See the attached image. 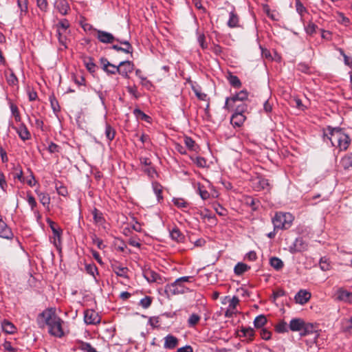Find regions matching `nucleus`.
Here are the masks:
<instances>
[{"instance_id": "obj_1", "label": "nucleus", "mask_w": 352, "mask_h": 352, "mask_svg": "<svg viewBox=\"0 0 352 352\" xmlns=\"http://www.w3.org/2000/svg\"><path fill=\"white\" fill-rule=\"evenodd\" d=\"M38 323L41 327L47 326L49 333L54 337L61 338L64 336L63 320L52 308L47 309L38 315Z\"/></svg>"}, {"instance_id": "obj_2", "label": "nucleus", "mask_w": 352, "mask_h": 352, "mask_svg": "<svg viewBox=\"0 0 352 352\" xmlns=\"http://www.w3.org/2000/svg\"><path fill=\"white\" fill-rule=\"evenodd\" d=\"M100 63L106 72L112 74L118 72L125 78H127L128 74L133 70V64L129 60L121 62L118 66H115L104 58L100 59Z\"/></svg>"}, {"instance_id": "obj_3", "label": "nucleus", "mask_w": 352, "mask_h": 352, "mask_svg": "<svg viewBox=\"0 0 352 352\" xmlns=\"http://www.w3.org/2000/svg\"><path fill=\"white\" fill-rule=\"evenodd\" d=\"M294 221V217L289 212H278L272 218V223L274 230L276 229H287L290 228Z\"/></svg>"}, {"instance_id": "obj_4", "label": "nucleus", "mask_w": 352, "mask_h": 352, "mask_svg": "<svg viewBox=\"0 0 352 352\" xmlns=\"http://www.w3.org/2000/svg\"><path fill=\"white\" fill-rule=\"evenodd\" d=\"M235 113L232 115L230 122L234 127H240L243 125L246 118L243 113L247 110V105L244 103L240 104L236 106Z\"/></svg>"}, {"instance_id": "obj_5", "label": "nucleus", "mask_w": 352, "mask_h": 352, "mask_svg": "<svg viewBox=\"0 0 352 352\" xmlns=\"http://www.w3.org/2000/svg\"><path fill=\"white\" fill-rule=\"evenodd\" d=\"M248 98V92L246 90H242L236 95L227 98L224 108L228 110H234L238 105V102L246 100Z\"/></svg>"}, {"instance_id": "obj_6", "label": "nucleus", "mask_w": 352, "mask_h": 352, "mask_svg": "<svg viewBox=\"0 0 352 352\" xmlns=\"http://www.w3.org/2000/svg\"><path fill=\"white\" fill-rule=\"evenodd\" d=\"M289 329L292 331H304L303 334L311 331L313 326L310 324H305L304 320L300 318L292 319L289 322Z\"/></svg>"}, {"instance_id": "obj_7", "label": "nucleus", "mask_w": 352, "mask_h": 352, "mask_svg": "<svg viewBox=\"0 0 352 352\" xmlns=\"http://www.w3.org/2000/svg\"><path fill=\"white\" fill-rule=\"evenodd\" d=\"M324 135L331 141L333 146L336 145V142L340 138H345V133L340 128H327V132L324 133Z\"/></svg>"}, {"instance_id": "obj_8", "label": "nucleus", "mask_w": 352, "mask_h": 352, "mask_svg": "<svg viewBox=\"0 0 352 352\" xmlns=\"http://www.w3.org/2000/svg\"><path fill=\"white\" fill-rule=\"evenodd\" d=\"M53 232V243L57 249H59L61 245V232L62 230L58 228L54 222L51 220L47 221Z\"/></svg>"}, {"instance_id": "obj_9", "label": "nucleus", "mask_w": 352, "mask_h": 352, "mask_svg": "<svg viewBox=\"0 0 352 352\" xmlns=\"http://www.w3.org/2000/svg\"><path fill=\"white\" fill-rule=\"evenodd\" d=\"M85 322L87 324H96L100 322L98 314L93 309H87L85 311Z\"/></svg>"}, {"instance_id": "obj_10", "label": "nucleus", "mask_w": 352, "mask_h": 352, "mask_svg": "<svg viewBox=\"0 0 352 352\" xmlns=\"http://www.w3.org/2000/svg\"><path fill=\"white\" fill-rule=\"evenodd\" d=\"M186 288L180 284L179 283H177L175 280L174 283L166 285L165 292L168 294H170L172 295L183 294L185 292Z\"/></svg>"}, {"instance_id": "obj_11", "label": "nucleus", "mask_w": 352, "mask_h": 352, "mask_svg": "<svg viewBox=\"0 0 352 352\" xmlns=\"http://www.w3.org/2000/svg\"><path fill=\"white\" fill-rule=\"evenodd\" d=\"M144 277L150 283H162V278L155 271L148 268L143 270Z\"/></svg>"}, {"instance_id": "obj_12", "label": "nucleus", "mask_w": 352, "mask_h": 352, "mask_svg": "<svg viewBox=\"0 0 352 352\" xmlns=\"http://www.w3.org/2000/svg\"><path fill=\"white\" fill-rule=\"evenodd\" d=\"M311 294L305 289H300L295 296L296 303L300 305L306 304L311 298Z\"/></svg>"}, {"instance_id": "obj_13", "label": "nucleus", "mask_w": 352, "mask_h": 352, "mask_svg": "<svg viewBox=\"0 0 352 352\" xmlns=\"http://www.w3.org/2000/svg\"><path fill=\"white\" fill-rule=\"evenodd\" d=\"M0 236L4 239H12L13 233L7 224L0 219Z\"/></svg>"}, {"instance_id": "obj_14", "label": "nucleus", "mask_w": 352, "mask_h": 352, "mask_svg": "<svg viewBox=\"0 0 352 352\" xmlns=\"http://www.w3.org/2000/svg\"><path fill=\"white\" fill-rule=\"evenodd\" d=\"M97 38L104 43H111L115 39L111 34L102 30H97Z\"/></svg>"}, {"instance_id": "obj_15", "label": "nucleus", "mask_w": 352, "mask_h": 352, "mask_svg": "<svg viewBox=\"0 0 352 352\" xmlns=\"http://www.w3.org/2000/svg\"><path fill=\"white\" fill-rule=\"evenodd\" d=\"M55 8L63 15H66L69 10V4L66 0H56Z\"/></svg>"}, {"instance_id": "obj_16", "label": "nucleus", "mask_w": 352, "mask_h": 352, "mask_svg": "<svg viewBox=\"0 0 352 352\" xmlns=\"http://www.w3.org/2000/svg\"><path fill=\"white\" fill-rule=\"evenodd\" d=\"M178 344V339L172 336L168 335L164 338V347L167 349H173Z\"/></svg>"}, {"instance_id": "obj_17", "label": "nucleus", "mask_w": 352, "mask_h": 352, "mask_svg": "<svg viewBox=\"0 0 352 352\" xmlns=\"http://www.w3.org/2000/svg\"><path fill=\"white\" fill-rule=\"evenodd\" d=\"M20 138L25 141L30 138V133L24 124H21L19 127H14Z\"/></svg>"}, {"instance_id": "obj_18", "label": "nucleus", "mask_w": 352, "mask_h": 352, "mask_svg": "<svg viewBox=\"0 0 352 352\" xmlns=\"http://www.w3.org/2000/svg\"><path fill=\"white\" fill-rule=\"evenodd\" d=\"M254 185L257 190L268 189L270 186L268 180L261 177H257L254 179Z\"/></svg>"}, {"instance_id": "obj_19", "label": "nucleus", "mask_w": 352, "mask_h": 352, "mask_svg": "<svg viewBox=\"0 0 352 352\" xmlns=\"http://www.w3.org/2000/svg\"><path fill=\"white\" fill-rule=\"evenodd\" d=\"M350 142L351 140L349 137L345 133V138H339L338 142H336V145L335 146L339 148L340 151H344L349 147Z\"/></svg>"}, {"instance_id": "obj_20", "label": "nucleus", "mask_w": 352, "mask_h": 352, "mask_svg": "<svg viewBox=\"0 0 352 352\" xmlns=\"http://www.w3.org/2000/svg\"><path fill=\"white\" fill-rule=\"evenodd\" d=\"M338 298L352 303V293L343 289H339L338 291Z\"/></svg>"}, {"instance_id": "obj_21", "label": "nucleus", "mask_w": 352, "mask_h": 352, "mask_svg": "<svg viewBox=\"0 0 352 352\" xmlns=\"http://www.w3.org/2000/svg\"><path fill=\"white\" fill-rule=\"evenodd\" d=\"M92 214L94 217V223L96 225L104 226V224L105 223V219H104L102 212H100L98 210L95 208L92 211Z\"/></svg>"}, {"instance_id": "obj_22", "label": "nucleus", "mask_w": 352, "mask_h": 352, "mask_svg": "<svg viewBox=\"0 0 352 352\" xmlns=\"http://www.w3.org/2000/svg\"><path fill=\"white\" fill-rule=\"evenodd\" d=\"M1 327L4 332L9 334H12L16 331V327H14V325L12 322L6 320L2 322Z\"/></svg>"}, {"instance_id": "obj_23", "label": "nucleus", "mask_w": 352, "mask_h": 352, "mask_svg": "<svg viewBox=\"0 0 352 352\" xmlns=\"http://www.w3.org/2000/svg\"><path fill=\"white\" fill-rule=\"evenodd\" d=\"M340 164L345 170L352 168V153H349L342 157Z\"/></svg>"}, {"instance_id": "obj_24", "label": "nucleus", "mask_w": 352, "mask_h": 352, "mask_svg": "<svg viewBox=\"0 0 352 352\" xmlns=\"http://www.w3.org/2000/svg\"><path fill=\"white\" fill-rule=\"evenodd\" d=\"M121 44H123L126 47H121L118 45H113V49L117 50V51H122V52H126V53H131L132 52V47L131 45V44L126 41H119L118 40Z\"/></svg>"}, {"instance_id": "obj_25", "label": "nucleus", "mask_w": 352, "mask_h": 352, "mask_svg": "<svg viewBox=\"0 0 352 352\" xmlns=\"http://www.w3.org/2000/svg\"><path fill=\"white\" fill-rule=\"evenodd\" d=\"M5 74L7 82L9 85H15L18 83V79L12 69H9Z\"/></svg>"}, {"instance_id": "obj_26", "label": "nucleus", "mask_w": 352, "mask_h": 352, "mask_svg": "<svg viewBox=\"0 0 352 352\" xmlns=\"http://www.w3.org/2000/svg\"><path fill=\"white\" fill-rule=\"evenodd\" d=\"M228 25L230 28H236L239 25V17L234 12L230 13V19L228 21Z\"/></svg>"}, {"instance_id": "obj_27", "label": "nucleus", "mask_w": 352, "mask_h": 352, "mask_svg": "<svg viewBox=\"0 0 352 352\" xmlns=\"http://www.w3.org/2000/svg\"><path fill=\"white\" fill-rule=\"evenodd\" d=\"M152 186L153 191L157 196L158 201H160L163 199L162 195L163 187L157 182H153L152 184Z\"/></svg>"}, {"instance_id": "obj_28", "label": "nucleus", "mask_w": 352, "mask_h": 352, "mask_svg": "<svg viewBox=\"0 0 352 352\" xmlns=\"http://www.w3.org/2000/svg\"><path fill=\"white\" fill-rule=\"evenodd\" d=\"M227 78H228L230 84L232 87H236V88H239L241 87V82L236 76H234L230 73Z\"/></svg>"}, {"instance_id": "obj_29", "label": "nucleus", "mask_w": 352, "mask_h": 352, "mask_svg": "<svg viewBox=\"0 0 352 352\" xmlns=\"http://www.w3.org/2000/svg\"><path fill=\"white\" fill-rule=\"evenodd\" d=\"M250 269V267H248L246 264L243 263H239L236 264V265L234 267V273L236 275H241L248 270Z\"/></svg>"}, {"instance_id": "obj_30", "label": "nucleus", "mask_w": 352, "mask_h": 352, "mask_svg": "<svg viewBox=\"0 0 352 352\" xmlns=\"http://www.w3.org/2000/svg\"><path fill=\"white\" fill-rule=\"evenodd\" d=\"M170 236L173 239L175 240L177 242H181L183 241L184 236L179 231L178 228H173L170 232Z\"/></svg>"}, {"instance_id": "obj_31", "label": "nucleus", "mask_w": 352, "mask_h": 352, "mask_svg": "<svg viewBox=\"0 0 352 352\" xmlns=\"http://www.w3.org/2000/svg\"><path fill=\"white\" fill-rule=\"evenodd\" d=\"M270 263L271 266L273 267L276 270H278L283 267V261L277 257L271 258Z\"/></svg>"}, {"instance_id": "obj_32", "label": "nucleus", "mask_w": 352, "mask_h": 352, "mask_svg": "<svg viewBox=\"0 0 352 352\" xmlns=\"http://www.w3.org/2000/svg\"><path fill=\"white\" fill-rule=\"evenodd\" d=\"M38 196L39 198L40 202L44 206H48L50 202V197L48 194L45 192H39L38 193Z\"/></svg>"}, {"instance_id": "obj_33", "label": "nucleus", "mask_w": 352, "mask_h": 352, "mask_svg": "<svg viewBox=\"0 0 352 352\" xmlns=\"http://www.w3.org/2000/svg\"><path fill=\"white\" fill-rule=\"evenodd\" d=\"M28 0H17L18 6L21 10V15L25 14L28 12Z\"/></svg>"}, {"instance_id": "obj_34", "label": "nucleus", "mask_w": 352, "mask_h": 352, "mask_svg": "<svg viewBox=\"0 0 352 352\" xmlns=\"http://www.w3.org/2000/svg\"><path fill=\"white\" fill-rule=\"evenodd\" d=\"M266 322H267V318L263 315H260V316H257L254 321V326L256 328L262 327L263 326H264V324Z\"/></svg>"}, {"instance_id": "obj_35", "label": "nucleus", "mask_w": 352, "mask_h": 352, "mask_svg": "<svg viewBox=\"0 0 352 352\" xmlns=\"http://www.w3.org/2000/svg\"><path fill=\"white\" fill-rule=\"evenodd\" d=\"M184 141L186 147L188 148L190 150H196L197 145L195 144V142L191 138L185 137Z\"/></svg>"}, {"instance_id": "obj_36", "label": "nucleus", "mask_w": 352, "mask_h": 352, "mask_svg": "<svg viewBox=\"0 0 352 352\" xmlns=\"http://www.w3.org/2000/svg\"><path fill=\"white\" fill-rule=\"evenodd\" d=\"M243 336L245 338H249L250 340H252L254 336V329L251 327H243L241 329Z\"/></svg>"}, {"instance_id": "obj_37", "label": "nucleus", "mask_w": 352, "mask_h": 352, "mask_svg": "<svg viewBox=\"0 0 352 352\" xmlns=\"http://www.w3.org/2000/svg\"><path fill=\"white\" fill-rule=\"evenodd\" d=\"M192 160L199 168H204L207 166L206 160L202 157L192 158Z\"/></svg>"}, {"instance_id": "obj_38", "label": "nucleus", "mask_w": 352, "mask_h": 352, "mask_svg": "<svg viewBox=\"0 0 352 352\" xmlns=\"http://www.w3.org/2000/svg\"><path fill=\"white\" fill-rule=\"evenodd\" d=\"M294 246L298 251H303L307 248V245L302 239H297L294 243Z\"/></svg>"}, {"instance_id": "obj_39", "label": "nucleus", "mask_w": 352, "mask_h": 352, "mask_svg": "<svg viewBox=\"0 0 352 352\" xmlns=\"http://www.w3.org/2000/svg\"><path fill=\"white\" fill-rule=\"evenodd\" d=\"M200 320V317L196 314H192L190 315L188 320V323L190 327L195 326L199 321Z\"/></svg>"}, {"instance_id": "obj_40", "label": "nucleus", "mask_w": 352, "mask_h": 352, "mask_svg": "<svg viewBox=\"0 0 352 352\" xmlns=\"http://www.w3.org/2000/svg\"><path fill=\"white\" fill-rule=\"evenodd\" d=\"M58 38L59 43L64 47V48L67 47V38L65 35V32H61V30L58 29L57 30Z\"/></svg>"}, {"instance_id": "obj_41", "label": "nucleus", "mask_w": 352, "mask_h": 352, "mask_svg": "<svg viewBox=\"0 0 352 352\" xmlns=\"http://www.w3.org/2000/svg\"><path fill=\"white\" fill-rule=\"evenodd\" d=\"M320 267L322 271H328L331 269V266L328 259L322 258L320 261Z\"/></svg>"}, {"instance_id": "obj_42", "label": "nucleus", "mask_w": 352, "mask_h": 352, "mask_svg": "<svg viewBox=\"0 0 352 352\" xmlns=\"http://www.w3.org/2000/svg\"><path fill=\"white\" fill-rule=\"evenodd\" d=\"M105 135H106V137L109 140H112L113 138H114V136H115V131L114 129L109 124H107L106 125V129H105Z\"/></svg>"}, {"instance_id": "obj_43", "label": "nucleus", "mask_w": 352, "mask_h": 352, "mask_svg": "<svg viewBox=\"0 0 352 352\" xmlns=\"http://www.w3.org/2000/svg\"><path fill=\"white\" fill-rule=\"evenodd\" d=\"M69 24L68 21L66 19H63L60 21L57 24V30L60 29L61 30V32L65 33L67 32V29L69 28Z\"/></svg>"}, {"instance_id": "obj_44", "label": "nucleus", "mask_w": 352, "mask_h": 352, "mask_svg": "<svg viewBox=\"0 0 352 352\" xmlns=\"http://www.w3.org/2000/svg\"><path fill=\"white\" fill-rule=\"evenodd\" d=\"M174 204L178 208H186L188 203L183 199L181 198H175L173 200Z\"/></svg>"}, {"instance_id": "obj_45", "label": "nucleus", "mask_w": 352, "mask_h": 352, "mask_svg": "<svg viewBox=\"0 0 352 352\" xmlns=\"http://www.w3.org/2000/svg\"><path fill=\"white\" fill-rule=\"evenodd\" d=\"M198 190L199 195L203 199L206 200L210 197V193L206 190L203 189V186L200 184L198 186Z\"/></svg>"}, {"instance_id": "obj_46", "label": "nucleus", "mask_w": 352, "mask_h": 352, "mask_svg": "<svg viewBox=\"0 0 352 352\" xmlns=\"http://www.w3.org/2000/svg\"><path fill=\"white\" fill-rule=\"evenodd\" d=\"M239 298L236 296H233L232 298L229 299L228 308H230V309H236V307L239 305Z\"/></svg>"}, {"instance_id": "obj_47", "label": "nucleus", "mask_w": 352, "mask_h": 352, "mask_svg": "<svg viewBox=\"0 0 352 352\" xmlns=\"http://www.w3.org/2000/svg\"><path fill=\"white\" fill-rule=\"evenodd\" d=\"M343 329L346 331L352 332V318L344 321Z\"/></svg>"}, {"instance_id": "obj_48", "label": "nucleus", "mask_w": 352, "mask_h": 352, "mask_svg": "<svg viewBox=\"0 0 352 352\" xmlns=\"http://www.w3.org/2000/svg\"><path fill=\"white\" fill-rule=\"evenodd\" d=\"M27 201H28V203L29 204V205L31 206V210L34 212H36V211L34 210V208L36 206V201L34 197L32 195L28 194Z\"/></svg>"}, {"instance_id": "obj_49", "label": "nucleus", "mask_w": 352, "mask_h": 352, "mask_svg": "<svg viewBox=\"0 0 352 352\" xmlns=\"http://www.w3.org/2000/svg\"><path fill=\"white\" fill-rule=\"evenodd\" d=\"M276 330L278 333H283L287 331V324L285 322H281L276 327Z\"/></svg>"}, {"instance_id": "obj_50", "label": "nucleus", "mask_w": 352, "mask_h": 352, "mask_svg": "<svg viewBox=\"0 0 352 352\" xmlns=\"http://www.w3.org/2000/svg\"><path fill=\"white\" fill-rule=\"evenodd\" d=\"M2 346L5 351H8V352H16L17 351V349L14 348L12 346L11 342H8V341L4 342V343L2 344Z\"/></svg>"}, {"instance_id": "obj_51", "label": "nucleus", "mask_w": 352, "mask_h": 352, "mask_svg": "<svg viewBox=\"0 0 352 352\" xmlns=\"http://www.w3.org/2000/svg\"><path fill=\"white\" fill-rule=\"evenodd\" d=\"M151 302H152L151 298L149 296H146L145 298H142L140 300V305L143 308L146 309L151 305Z\"/></svg>"}, {"instance_id": "obj_52", "label": "nucleus", "mask_w": 352, "mask_h": 352, "mask_svg": "<svg viewBox=\"0 0 352 352\" xmlns=\"http://www.w3.org/2000/svg\"><path fill=\"white\" fill-rule=\"evenodd\" d=\"M60 146L53 142L48 146L47 150L50 153H56L60 151Z\"/></svg>"}, {"instance_id": "obj_53", "label": "nucleus", "mask_w": 352, "mask_h": 352, "mask_svg": "<svg viewBox=\"0 0 352 352\" xmlns=\"http://www.w3.org/2000/svg\"><path fill=\"white\" fill-rule=\"evenodd\" d=\"M86 271L88 274L94 276L95 273L98 272V269L95 265H87Z\"/></svg>"}, {"instance_id": "obj_54", "label": "nucleus", "mask_w": 352, "mask_h": 352, "mask_svg": "<svg viewBox=\"0 0 352 352\" xmlns=\"http://www.w3.org/2000/svg\"><path fill=\"white\" fill-rule=\"evenodd\" d=\"M11 110H12V114L14 116L15 120L16 122H20L21 121V117H20L19 112L17 107L14 106V105H12L11 106Z\"/></svg>"}, {"instance_id": "obj_55", "label": "nucleus", "mask_w": 352, "mask_h": 352, "mask_svg": "<svg viewBox=\"0 0 352 352\" xmlns=\"http://www.w3.org/2000/svg\"><path fill=\"white\" fill-rule=\"evenodd\" d=\"M134 113L138 118H140L142 120H147L149 118L148 116H146L144 112H142L140 109H135Z\"/></svg>"}, {"instance_id": "obj_56", "label": "nucleus", "mask_w": 352, "mask_h": 352, "mask_svg": "<svg viewBox=\"0 0 352 352\" xmlns=\"http://www.w3.org/2000/svg\"><path fill=\"white\" fill-rule=\"evenodd\" d=\"M38 7L42 11H46L47 8V0H36Z\"/></svg>"}, {"instance_id": "obj_57", "label": "nucleus", "mask_w": 352, "mask_h": 352, "mask_svg": "<svg viewBox=\"0 0 352 352\" xmlns=\"http://www.w3.org/2000/svg\"><path fill=\"white\" fill-rule=\"evenodd\" d=\"M296 8L297 12L300 14L306 11V8L299 0H297L296 2Z\"/></svg>"}, {"instance_id": "obj_58", "label": "nucleus", "mask_w": 352, "mask_h": 352, "mask_svg": "<svg viewBox=\"0 0 352 352\" xmlns=\"http://www.w3.org/2000/svg\"><path fill=\"white\" fill-rule=\"evenodd\" d=\"M260 334L261 338L265 340H267L271 338V332L266 329H261Z\"/></svg>"}, {"instance_id": "obj_59", "label": "nucleus", "mask_w": 352, "mask_h": 352, "mask_svg": "<svg viewBox=\"0 0 352 352\" xmlns=\"http://www.w3.org/2000/svg\"><path fill=\"white\" fill-rule=\"evenodd\" d=\"M93 243L97 245V247L100 249V250H102L104 248L105 245H104L103 243V241L102 240L100 239L99 238H97L96 236H95L94 238H93Z\"/></svg>"}, {"instance_id": "obj_60", "label": "nucleus", "mask_w": 352, "mask_h": 352, "mask_svg": "<svg viewBox=\"0 0 352 352\" xmlns=\"http://www.w3.org/2000/svg\"><path fill=\"white\" fill-rule=\"evenodd\" d=\"M205 40H206V37L204 36V34H199V36H198V42L200 45V46L201 47L202 49H206L207 48V45L205 42Z\"/></svg>"}, {"instance_id": "obj_61", "label": "nucleus", "mask_w": 352, "mask_h": 352, "mask_svg": "<svg viewBox=\"0 0 352 352\" xmlns=\"http://www.w3.org/2000/svg\"><path fill=\"white\" fill-rule=\"evenodd\" d=\"M316 28L317 26L314 23H309L306 27V31L308 34H312L316 32Z\"/></svg>"}, {"instance_id": "obj_62", "label": "nucleus", "mask_w": 352, "mask_h": 352, "mask_svg": "<svg viewBox=\"0 0 352 352\" xmlns=\"http://www.w3.org/2000/svg\"><path fill=\"white\" fill-rule=\"evenodd\" d=\"M127 272V269L125 267H118L115 270V272L118 276H125Z\"/></svg>"}, {"instance_id": "obj_63", "label": "nucleus", "mask_w": 352, "mask_h": 352, "mask_svg": "<svg viewBox=\"0 0 352 352\" xmlns=\"http://www.w3.org/2000/svg\"><path fill=\"white\" fill-rule=\"evenodd\" d=\"M159 318L157 317H152L149 319V323L153 327L159 326Z\"/></svg>"}, {"instance_id": "obj_64", "label": "nucleus", "mask_w": 352, "mask_h": 352, "mask_svg": "<svg viewBox=\"0 0 352 352\" xmlns=\"http://www.w3.org/2000/svg\"><path fill=\"white\" fill-rule=\"evenodd\" d=\"M177 352H193L190 346H186L177 349Z\"/></svg>"}]
</instances>
